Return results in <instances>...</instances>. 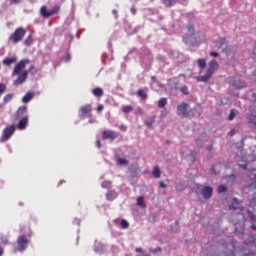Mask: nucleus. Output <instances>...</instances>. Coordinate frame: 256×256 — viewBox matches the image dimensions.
Segmentation results:
<instances>
[{
    "label": "nucleus",
    "instance_id": "obj_52",
    "mask_svg": "<svg viewBox=\"0 0 256 256\" xmlns=\"http://www.w3.org/2000/svg\"><path fill=\"white\" fill-rule=\"evenodd\" d=\"M211 57H219V53L217 52H210Z\"/></svg>",
    "mask_w": 256,
    "mask_h": 256
},
{
    "label": "nucleus",
    "instance_id": "obj_18",
    "mask_svg": "<svg viewBox=\"0 0 256 256\" xmlns=\"http://www.w3.org/2000/svg\"><path fill=\"white\" fill-rule=\"evenodd\" d=\"M40 13L42 15V17H51L50 11H47V7L46 6H42L40 9Z\"/></svg>",
    "mask_w": 256,
    "mask_h": 256
},
{
    "label": "nucleus",
    "instance_id": "obj_54",
    "mask_svg": "<svg viewBox=\"0 0 256 256\" xmlns=\"http://www.w3.org/2000/svg\"><path fill=\"white\" fill-rule=\"evenodd\" d=\"M96 145H97L98 149H101V140H97Z\"/></svg>",
    "mask_w": 256,
    "mask_h": 256
},
{
    "label": "nucleus",
    "instance_id": "obj_9",
    "mask_svg": "<svg viewBox=\"0 0 256 256\" xmlns=\"http://www.w3.org/2000/svg\"><path fill=\"white\" fill-rule=\"evenodd\" d=\"M224 253L227 256H235V244L233 242H228L223 245Z\"/></svg>",
    "mask_w": 256,
    "mask_h": 256
},
{
    "label": "nucleus",
    "instance_id": "obj_47",
    "mask_svg": "<svg viewBox=\"0 0 256 256\" xmlns=\"http://www.w3.org/2000/svg\"><path fill=\"white\" fill-rule=\"evenodd\" d=\"M176 189H177V191H183V189H185V187L183 186V183H178L176 185Z\"/></svg>",
    "mask_w": 256,
    "mask_h": 256
},
{
    "label": "nucleus",
    "instance_id": "obj_31",
    "mask_svg": "<svg viewBox=\"0 0 256 256\" xmlns=\"http://www.w3.org/2000/svg\"><path fill=\"white\" fill-rule=\"evenodd\" d=\"M24 44H25L27 47H29L30 45H32V44H33V36H32V35H29V36L25 39Z\"/></svg>",
    "mask_w": 256,
    "mask_h": 256
},
{
    "label": "nucleus",
    "instance_id": "obj_57",
    "mask_svg": "<svg viewBox=\"0 0 256 256\" xmlns=\"http://www.w3.org/2000/svg\"><path fill=\"white\" fill-rule=\"evenodd\" d=\"M97 111H98V112L103 111V105H99V106L97 107Z\"/></svg>",
    "mask_w": 256,
    "mask_h": 256
},
{
    "label": "nucleus",
    "instance_id": "obj_36",
    "mask_svg": "<svg viewBox=\"0 0 256 256\" xmlns=\"http://www.w3.org/2000/svg\"><path fill=\"white\" fill-rule=\"evenodd\" d=\"M122 111L123 113H131V111H133V106H123Z\"/></svg>",
    "mask_w": 256,
    "mask_h": 256
},
{
    "label": "nucleus",
    "instance_id": "obj_7",
    "mask_svg": "<svg viewBox=\"0 0 256 256\" xmlns=\"http://www.w3.org/2000/svg\"><path fill=\"white\" fill-rule=\"evenodd\" d=\"M216 47L218 49H222L223 53H227L228 51H231V47L227 45V39L220 38L216 41Z\"/></svg>",
    "mask_w": 256,
    "mask_h": 256
},
{
    "label": "nucleus",
    "instance_id": "obj_59",
    "mask_svg": "<svg viewBox=\"0 0 256 256\" xmlns=\"http://www.w3.org/2000/svg\"><path fill=\"white\" fill-rule=\"evenodd\" d=\"M229 135H230L231 137H233V135H235V130H231V131L229 132Z\"/></svg>",
    "mask_w": 256,
    "mask_h": 256
},
{
    "label": "nucleus",
    "instance_id": "obj_17",
    "mask_svg": "<svg viewBox=\"0 0 256 256\" xmlns=\"http://www.w3.org/2000/svg\"><path fill=\"white\" fill-rule=\"evenodd\" d=\"M33 97H35L34 93L28 92L23 98L22 101L23 103H29V101H31V99H33Z\"/></svg>",
    "mask_w": 256,
    "mask_h": 256
},
{
    "label": "nucleus",
    "instance_id": "obj_42",
    "mask_svg": "<svg viewBox=\"0 0 256 256\" xmlns=\"http://www.w3.org/2000/svg\"><path fill=\"white\" fill-rule=\"evenodd\" d=\"M11 99H13V94H7L4 97V103H9V101H11Z\"/></svg>",
    "mask_w": 256,
    "mask_h": 256
},
{
    "label": "nucleus",
    "instance_id": "obj_64",
    "mask_svg": "<svg viewBox=\"0 0 256 256\" xmlns=\"http://www.w3.org/2000/svg\"><path fill=\"white\" fill-rule=\"evenodd\" d=\"M3 255V250H2V248H0V256H2Z\"/></svg>",
    "mask_w": 256,
    "mask_h": 256
},
{
    "label": "nucleus",
    "instance_id": "obj_20",
    "mask_svg": "<svg viewBox=\"0 0 256 256\" xmlns=\"http://www.w3.org/2000/svg\"><path fill=\"white\" fill-rule=\"evenodd\" d=\"M198 66L200 68V71H203L205 69V67H207V60L198 59Z\"/></svg>",
    "mask_w": 256,
    "mask_h": 256
},
{
    "label": "nucleus",
    "instance_id": "obj_51",
    "mask_svg": "<svg viewBox=\"0 0 256 256\" xmlns=\"http://www.w3.org/2000/svg\"><path fill=\"white\" fill-rule=\"evenodd\" d=\"M159 185L162 189H167V184H165L164 182H160Z\"/></svg>",
    "mask_w": 256,
    "mask_h": 256
},
{
    "label": "nucleus",
    "instance_id": "obj_32",
    "mask_svg": "<svg viewBox=\"0 0 256 256\" xmlns=\"http://www.w3.org/2000/svg\"><path fill=\"white\" fill-rule=\"evenodd\" d=\"M248 123L251 127H255L256 128V116H251L248 119Z\"/></svg>",
    "mask_w": 256,
    "mask_h": 256
},
{
    "label": "nucleus",
    "instance_id": "obj_35",
    "mask_svg": "<svg viewBox=\"0 0 256 256\" xmlns=\"http://www.w3.org/2000/svg\"><path fill=\"white\" fill-rule=\"evenodd\" d=\"M238 165H239V167H241V169H243L244 171L247 170V162H246V161L240 160V161H238Z\"/></svg>",
    "mask_w": 256,
    "mask_h": 256
},
{
    "label": "nucleus",
    "instance_id": "obj_60",
    "mask_svg": "<svg viewBox=\"0 0 256 256\" xmlns=\"http://www.w3.org/2000/svg\"><path fill=\"white\" fill-rule=\"evenodd\" d=\"M188 30L190 31V33H193V26H189Z\"/></svg>",
    "mask_w": 256,
    "mask_h": 256
},
{
    "label": "nucleus",
    "instance_id": "obj_34",
    "mask_svg": "<svg viewBox=\"0 0 256 256\" xmlns=\"http://www.w3.org/2000/svg\"><path fill=\"white\" fill-rule=\"evenodd\" d=\"M106 199H108V201H112V199H115V192L109 191V192L106 194Z\"/></svg>",
    "mask_w": 256,
    "mask_h": 256
},
{
    "label": "nucleus",
    "instance_id": "obj_26",
    "mask_svg": "<svg viewBox=\"0 0 256 256\" xmlns=\"http://www.w3.org/2000/svg\"><path fill=\"white\" fill-rule=\"evenodd\" d=\"M117 163L118 165L125 166V165H129V160L125 158H117Z\"/></svg>",
    "mask_w": 256,
    "mask_h": 256
},
{
    "label": "nucleus",
    "instance_id": "obj_37",
    "mask_svg": "<svg viewBox=\"0 0 256 256\" xmlns=\"http://www.w3.org/2000/svg\"><path fill=\"white\" fill-rule=\"evenodd\" d=\"M180 91L183 93V95H189V88L187 86H182Z\"/></svg>",
    "mask_w": 256,
    "mask_h": 256
},
{
    "label": "nucleus",
    "instance_id": "obj_40",
    "mask_svg": "<svg viewBox=\"0 0 256 256\" xmlns=\"http://www.w3.org/2000/svg\"><path fill=\"white\" fill-rule=\"evenodd\" d=\"M121 227H122V229L129 228V222H127V220H125V219L121 220Z\"/></svg>",
    "mask_w": 256,
    "mask_h": 256
},
{
    "label": "nucleus",
    "instance_id": "obj_45",
    "mask_svg": "<svg viewBox=\"0 0 256 256\" xmlns=\"http://www.w3.org/2000/svg\"><path fill=\"white\" fill-rule=\"evenodd\" d=\"M102 187H103L104 189H107V188L111 187V182H109V181H104V182L102 183Z\"/></svg>",
    "mask_w": 256,
    "mask_h": 256
},
{
    "label": "nucleus",
    "instance_id": "obj_61",
    "mask_svg": "<svg viewBox=\"0 0 256 256\" xmlns=\"http://www.w3.org/2000/svg\"><path fill=\"white\" fill-rule=\"evenodd\" d=\"M151 79H152V81H157V77H155V76H152Z\"/></svg>",
    "mask_w": 256,
    "mask_h": 256
},
{
    "label": "nucleus",
    "instance_id": "obj_30",
    "mask_svg": "<svg viewBox=\"0 0 256 256\" xmlns=\"http://www.w3.org/2000/svg\"><path fill=\"white\" fill-rule=\"evenodd\" d=\"M165 105H167V98H161L159 101H158V107L160 109H163V107H165Z\"/></svg>",
    "mask_w": 256,
    "mask_h": 256
},
{
    "label": "nucleus",
    "instance_id": "obj_14",
    "mask_svg": "<svg viewBox=\"0 0 256 256\" xmlns=\"http://www.w3.org/2000/svg\"><path fill=\"white\" fill-rule=\"evenodd\" d=\"M25 113H27V106L20 107L18 109V111L16 112L17 119L23 117L25 115Z\"/></svg>",
    "mask_w": 256,
    "mask_h": 256
},
{
    "label": "nucleus",
    "instance_id": "obj_50",
    "mask_svg": "<svg viewBox=\"0 0 256 256\" xmlns=\"http://www.w3.org/2000/svg\"><path fill=\"white\" fill-rule=\"evenodd\" d=\"M10 3L12 5H17L18 3H21V0H10Z\"/></svg>",
    "mask_w": 256,
    "mask_h": 256
},
{
    "label": "nucleus",
    "instance_id": "obj_63",
    "mask_svg": "<svg viewBox=\"0 0 256 256\" xmlns=\"http://www.w3.org/2000/svg\"><path fill=\"white\" fill-rule=\"evenodd\" d=\"M149 254L142 252V256H148Z\"/></svg>",
    "mask_w": 256,
    "mask_h": 256
},
{
    "label": "nucleus",
    "instance_id": "obj_11",
    "mask_svg": "<svg viewBox=\"0 0 256 256\" xmlns=\"http://www.w3.org/2000/svg\"><path fill=\"white\" fill-rule=\"evenodd\" d=\"M201 195L204 199H211L213 195V188L211 186H205L201 190Z\"/></svg>",
    "mask_w": 256,
    "mask_h": 256
},
{
    "label": "nucleus",
    "instance_id": "obj_5",
    "mask_svg": "<svg viewBox=\"0 0 256 256\" xmlns=\"http://www.w3.org/2000/svg\"><path fill=\"white\" fill-rule=\"evenodd\" d=\"M17 243L18 247L14 249L15 253H17V251H25V249H27V246L29 245V240L27 239V237H25V235H22L18 237Z\"/></svg>",
    "mask_w": 256,
    "mask_h": 256
},
{
    "label": "nucleus",
    "instance_id": "obj_12",
    "mask_svg": "<svg viewBox=\"0 0 256 256\" xmlns=\"http://www.w3.org/2000/svg\"><path fill=\"white\" fill-rule=\"evenodd\" d=\"M28 123H29V118L25 116L23 119L19 121L18 129H20V131H23V129H26Z\"/></svg>",
    "mask_w": 256,
    "mask_h": 256
},
{
    "label": "nucleus",
    "instance_id": "obj_3",
    "mask_svg": "<svg viewBox=\"0 0 256 256\" xmlns=\"http://www.w3.org/2000/svg\"><path fill=\"white\" fill-rule=\"evenodd\" d=\"M25 33H27V31H25L23 27H19L14 31V33L9 37V39L14 43H20V41H23Z\"/></svg>",
    "mask_w": 256,
    "mask_h": 256
},
{
    "label": "nucleus",
    "instance_id": "obj_24",
    "mask_svg": "<svg viewBox=\"0 0 256 256\" xmlns=\"http://www.w3.org/2000/svg\"><path fill=\"white\" fill-rule=\"evenodd\" d=\"M137 205H138V207L145 209L146 205H145L143 196H140L137 198Z\"/></svg>",
    "mask_w": 256,
    "mask_h": 256
},
{
    "label": "nucleus",
    "instance_id": "obj_58",
    "mask_svg": "<svg viewBox=\"0 0 256 256\" xmlns=\"http://www.w3.org/2000/svg\"><path fill=\"white\" fill-rule=\"evenodd\" d=\"M131 13H132L133 15H135V13H137V10H136L134 7H132V8H131Z\"/></svg>",
    "mask_w": 256,
    "mask_h": 256
},
{
    "label": "nucleus",
    "instance_id": "obj_39",
    "mask_svg": "<svg viewBox=\"0 0 256 256\" xmlns=\"http://www.w3.org/2000/svg\"><path fill=\"white\" fill-rule=\"evenodd\" d=\"M227 192V186L225 185H220L218 187V193H226Z\"/></svg>",
    "mask_w": 256,
    "mask_h": 256
},
{
    "label": "nucleus",
    "instance_id": "obj_10",
    "mask_svg": "<svg viewBox=\"0 0 256 256\" xmlns=\"http://www.w3.org/2000/svg\"><path fill=\"white\" fill-rule=\"evenodd\" d=\"M27 77H29V71H23L14 81V85H23L27 81Z\"/></svg>",
    "mask_w": 256,
    "mask_h": 256
},
{
    "label": "nucleus",
    "instance_id": "obj_25",
    "mask_svg": "<svg viewBox=\"0 0 256 256\" xmlns=\"http://www.w3.org/2000/svg\"><path fill=\"white\" fill-rule=\"evenodd\" d=\"M93 95H95V97H103V89L95 88L93 90Z\"/></svg>",
    "mask_w": 256,
    "mask_h": 256
},
{
    "label": "nucleus",
    "instance_id": "obj_53",
    "mask_svg": "<svg viewBox=\"0 0 256 256\" xmlns=\"http://www.w3.org/2000/svg\"><path fill=\"white\" fill-rule=\"evenodd\" d=\"M1 241H2V243H7V237L1 236Z\"/></svg>",
    "mask_w": 256,
    "mask_h": 256
},
{
    "label": "nucleus",
    "instance_id": "obj_1",
    "mask_svg": "<svg viewBox=\"0 0 256 256\" xmlns=\"http://www.w3.org/2000/svg\"><path fill=\"white\" fill-rule=\"evenodd\" d=\"M177 115L184 119H189L191 117H199L201 111H199V106H195L193 109L189 110V103L182 102L177 106Z\"/></svg>",
    "mask_w": 256,
    "mask_h": 256
},
{
    "label": "nucleus",
    "instance_id": "obj_49",
    "mask_svg": "<svg viewBox=\"0 0 256 256\" xmlns=\"http://www.w3.org/2000/svg\"><path fill=\"white\" fill-rule=\"evenodd\" d=\"M248 214H249L250 219H252V221H255L256 215H254L253 212H251V211H248Z\"/></svg>",
    "mask_w": 256,
    "mask_h": 256
},
{
    "label": "nucleus",
    "instance_id": "obj_48",
    "mask_svg": "<svg viewBox=\"0 0 256 256\" xmlns=\"http://www.w3.org/2000/svg\"><path fill=\"white\" fill-rule=\"evenodd\" d=\"M64 61H66V63H69V61H71V54L67 53L64 57Z\"/></svg>",
    "mask_w": 256,
    "mask_h": 256
},
{
    "label": "nucleus",
    "instance_id": "obj_33",
    "mask_svg": "<svg viewBox=\"0 0 256 256\" xmlns=\"http://www.w3.org/2000/svg\"><path fill=\"white\" fill-rule=\"evenodd\" d=\"M137 95L138 97H141V99H147V93H145V91H143L142 89L137 91Z\"/></svg>",
    "mask_w": 256,
    "mask_h": 256
},
{
    "label": "nucleus",
    "instance_id": "obj_6",
    "mask_svg": "<svg viewBox=\"0 0 256 256\" xmlns=\"http://www.w3.org/2000/svg\"><path fill=\"white\" fill-rule=\"evenodd\" d=\"M29 63H31V60L29 59H24L21 60L14 68L13 72H12V76L15 77V75H19L21 73V71H23V69H25V67H27V65H29Z\"/></svg>",
    "mask_w": 256,
    "mask_h": 256
},
{
    "label": "nucleus",
    "instance_id": "obj_23",
    "mask_svg": "<svg viewBox=\"0 0 256 256\" xmlns=\"http://www.w3.org/2000/svg\"><path fill=\"white\" fill-rule=\"evenodd\" d=\"M233 83H234V87H235L236 89H243V88L247 87V85H245L244 82H239V81H237V80H234Z\"/></svg>",
    "mask_w": 256,
    "mask_h": 256
},
{
    "label": "nucleus",
    "instance_id": "obj_4",
    "mask_svg": "<svg viewBox=\"0 0 256 256\" xmlns=\"http://www.w3.org/2000/svg\"><path fill=\"white\" fill-rule=\"evenodd\" d=\"M15 125H10L8 127H6L3 130V134L0 138V143H5V141H9V139H11V136L15 133Z\"/></svg>",
    "mask_w": 256,
    "mask_h": 256
},
{
    "label": "nucleus",
    "instance_id": "obj_56",
    "mask_svg": "<svg viewBox=\"0 0 256 256\" xmlns=\"http://www.w3.org/2000/svg\"><path fill=\"white\" fill-rule=\"evenodd\" d=\"M120 129H121V131H127V126L121 125V126H120Z\"/></svg>",
    "mask_w": 256,
    "mask_h": 256
},
{
    "label": "nucleus",
    "instance_id": "obj_29",
    "mask_svg": "<svg viewBox=\"0 0 256 256\" xmlns=\"http://www.w3.org/2000/svg\"><path fill=\"white\" fill-rule=\"evenodd\" d=\"M210 173H211L212 175H219V173H220L219 165H214V166L211 168Z\"/></svg>",
    "mask_w": 256,
    "mask_h": 256
},
{
    "label": "nucleus",
    "instance_id": "obj_38",
    "mask_svg": "<svg viewBox=\"0 0 256 256\" xmlns=\"http://www.w3.org/2000/svg\"><path fill=\"white\" fill-rule=\"evenodd\" d=\"M60 9H61V8H60L59 6H55V7L50 11V17H51V15H55V14L59 13Z\"/></svg>",
    "mask_w": 256,
    "mask_h": 256
},
{
    "label": "nucleus",
    "instance_id": "obj_22",
    "mask_svg": "<svg viewBox=\"0 0 256 256\" xmlns=\"http://www.w3.org/2000/svg\"><path fill=\"white\" fill-rule=\"evenodd\" d=\"M230 209H239V199L233 198L232 204L229 206Z\"/></svg>",
    "mask_w": 256,
    "mask_h": 256
},
{
    "label": "nucleus",
    "instance_id": "obj_15",
    "mask_svg": "<svg viewBox=\"0 0 256 256\" xmlns=\"http://www.w3.org/2000/svg\"><path fill=\"white\" fill-rule=\"evenodd\" d=\"M152 175L155 179H161V169L159 168V166H155L153 168Z\"/></svg>",
    "mask_w": 256,
    "mask_h": 256
},
{
    "label": "nucleus",
    "instance_id": "obj_16",
    "mask_svg": "<svg viewBox=\"0 0 256 256\" xmlns=\"http://www.w3.org/2000/svg\"><path fill=\"white\" fill-rule=\"evenodd\" d=\"M13 63H17V57H12V58H6L3 60V65H13Z\"/></svg>",
    "mask_w": 256,
    "mask_h": 256
},
{
    "label": "nucleus",
    "instance_id": "obj_46",
    "mask_svg": "<svg viewBox=\"0 0 256 256\" xmlns=\"http://www.w3.org/2000/svg\"><path fill=\"white\" fill-rule=\"evenodd\" d=\"M229 121H233L235 119V111L231 110L228 116Z\"/></svg>",
    "mask_w": 256,
    "mask_h": 256
},
{
    "label": "nucleus",
    "instance_id": "obj_27",
    "mask_svg": "<svg viewBox=\"0 0 256 256\" xmlns=\"http://www.w3.org/2000/svg\"><path fill=\"white\" fill-rule=\"evenodd\" d=\"M154 123H155V116H152L145 121L146 127H152Z\"/></svg>",
    "mask_w": 256,
    "mask_h": 256
},
{
    "label": "nucleus",
    "instance_id": "obj_44",
    "mask_svg": "<svg viewBox=\"0 0 256 256\" xmlns=\"http://www.w3.org/2000/svg\"><path fill=\"white\" fill-rule=\"evenodd\" d=\"M172 233H179V221L175 222V228L172 229Z\"/></svg>",
    "mask_w": 256,
    "mask_h": 256
},
{
    "label": "nucleus",
    "instance_id": "obj_55",
    "mask_svg": "<svg viewBox=\"0 0 256 256\" xmlns=\"http://www.w3.org/2000/svg\"><path fill=\"white\" fill-rule=\"evenodd\" d=\"M135 252H136V253H143V249H142V248H136V249H135Z\"/></svg>",
    "mask_w": 256,
    "mask_h": 256
},
{
    "label": "nucleus",
    "instance_id": "obj_28",
    "mask_svg": "<svg viewBox=\"0 0 256 256\" xmlns=\"http://www.w3.org/2000/svg\"><path fill=\"white\" fill-rule=\"evenodd\" d=\"M82 115H87V113H89L91 111V106L90 105H86V106H83L81 109H80Z\"/></svg>",
    "mask_w": 256,
    "mask_h": 256
},
{
    "label": "nucleus",
    "instance_id": "obj_62",
    "mask_svg": "<svg viewBox=\"0 0 256 256\" xmlns=\"http://www.w3.org/2000/svg\"><path fill=\"white\" fill-rule=\"evenodd\" d=\"M252 53L256 55V47L253 49Z\"/></svg>",
    "mask_w": 256,
    "mask_h": 256
},
{
    "label": "nucleus",
    "instance_id": "obj_8",
    "mask_svg": "<svg viewBox=\"0 0 256 256\" xmlns=\"http://www.w3.org/2000/svg\"><path fill=\"white\" fill-rule=\"evenodd\" d=\"M119 134L113 130H104L102 133V139H110V141H115Z\"/></svg>",
    "mask_w": 256,
    "mask_h": 256
},
{
    "label": "nucleus",
    "instance_id": "obj_13",
    "mask_svg": "<svg viewBox=\"0 0 256 256\" xmlns=\"http://www.w3.org/2000/svg\"><path fill=\"white\" fill-rule=\"evenodd\" d=\"M128 171L132 173L133 177H137V173H139V166H137V164H131Z\"/></svg>",
    "mask_w": 256,
    "mask_h": 256
},
{
    "label": "nucleus",
    "instance_id": "obj_2",
    "mask_svg": "<svg viewBox=\"0 0 256 256\" xmlns=\"http://www.w3.org/2000/svg\"><path fill=\"white\" fill-rule=\"evenodd\" d=\"M219 69V62L212 60L208 64L207 72L204 76H198L197 81L200 83H207L211 77L215 74V71Z\"/></svg>",
    "mask_w": 256,
    "mask_h": 256
},
{
    "label": "nucleus",
    "instance_id": "obj_43",
    "mask_svg": "<svg viewBox=\"0 0 256 256\" xmlns=\"http://www.w3.org/2000/svg\"><path fill=\"white\" fill-rule=\"evenodd\" d=\"M149 251H150V253H153V254H155V253H161V248L160 247H158V248H150L149 249Z\"/></svg>",
    "mask_w": 256,
    "mask_h": 256
},
{
    "label": "nucleus",
    "instance_id": "obj_21",
    "mask_svg": "<svg viewBox=\"0 0 256 256\" xmlns=\"http://www.w3.org/2000/svg\"><path fill=\"white\" fill-rule=\"evenodd\" d=\"M94 251L96 253H103V251H105V245L101 244V243H97L95 246Z\"/></svg>",
    "mask_w": 256,
    "mask_h": 256
},
{
    "label": "nucleus",
    "instance_id": "obj_41",
    "mask_svg": "<svg viewBox=\"0 0 256 256\" xmlns=\"http://www.w3.org/2000/svg\"><path fill=\"white\" fill-rule=\"evenodd\" d=\"M24 71H28V73H31V75H35L37 73V69L35 68V66H30L28 70Z\"/></svg>",
    "mask_w": 256,
    "mask_h": 256
},
{
    "label": "nucleus",
    "instance_id": "obj_19",
    "mask_svg": "<svg viewBox=\"0 0 256 256\" xmlns=\"http://www.w3.org/2000/svg\"><path fill=\"white\" fill-rule=\"evenodd\" d=\"M163 5L166 7H173V5H176L177 0H161Z\"/></svg>",
    "mask_w": 256,
    "mask_h": 256
}]
</instances>
